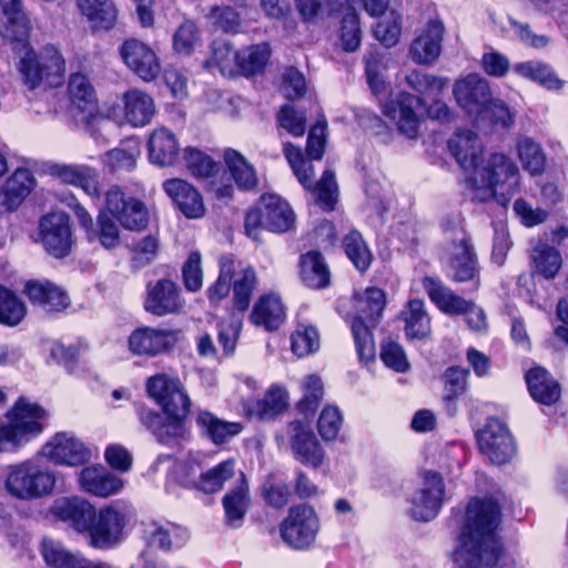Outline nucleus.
<instances>
[{"instance_id":"nucleus-62","label":"nucleus","mask_w":568,"mask_h":568,"mask_svg":"<svg viewBox=\"0 0 568 568\" xmlns=\"http://www.w3.org/2000/svg\"><path fill=\"white\" fill-rule=\"evenodd\" d=\"M302 389L303 397L298 403V408L305 414L312 413L316 409L320 402L323 399V382L317 375H308L302 382Z\"/></svg>"},{"instance_id":"nucleus-54","label":"nucleus","mask_w":568,"mask_h":568,"mask_svg":"<svg viewBox=\"0 0 568 568\" xmlns=\"http://www.w3.org/2000/svg\"><path fill=\"white\" fill-rule=\"evenodd\" d=\"M402 33V14L390 10L374 28V36L384 47L392 48L399 41Z\"/></svg>"},{"instance_id":"nucleus-5","label":"nucleus","mask_w":568,"mask_h":568,"mask_svg":"<svg viewBox=\"0 0 568 568\" xmlns=\"http://www.w3.org/2000/svg\"><path fill=\"white\" fill-rule=\"evenodd\" d=\"M10 44L20 54L19 71L28 89L34 90L42 83L51 87L61 83L65 64L61 53L54 47L48 45L40 52H36L30 47L29 37L23 45Z\"/></svg>"},{"instance_id":"nucleus-45","label":"nucleus","mask_w":568,"mask_h":568,"mask_svg":"<svg viewBox=\"0 0 568 568\" xmlns=\"http://www.w3.org/2000/svg\"><path fill=\"white\" fill-rule=\"evenodd\" d=\"M81 13L95 27L110 29L118 18V10L111 0H77Z\"/></svg>"},{"instance_id":"nucleus-57","label":"nucleus","mask_w":568,"mask_h":568,"mask_svg":"<svg viewBox=\"0 0 568 568\" xmlns=\"http://www.w3.org/2000/svg\"><path fill=\"white\" fill-rule=\"evenodd\" d=\"M41 554L47 565L54 568H70L83 556L69 552L59 541L44 538L41 544Z\"/></svg>"},{"instance_id":"nucleus-30","label":"nucleus","mask_w":568,"mask_h":568,"mask_svg":"<svg viewBox=\"0 0 568 568\" xmlns=\"http://www.w3.org/2000/svg\"><path fill=\"white\" fill-rule=\"evenodd\" d=\"M80 488L97 497H109L123 488V481L105 467L92 465L84 467L78 475Z\"/></svg>"},{"instance_id":"nucleus-50","label":"nucleus","mask_w":568,"mask_h":568,"mask_svg":"<svg viewBox=\"0 0 568 568\" xmlns=\"http://www.w3.org/2000/svg\"><path fill=\"white\" fill-rule=\"evenodd\" d=\"M224 160L235 183L240 189L252 190L257 184L255 169L246 159L235 150L229 149L224 153Z\"/></svg>"},{"instance_id":"nucleus-43","label":"nucleus","mask_w":568,"mask_h":568,"mask_svg":"<svg viewBox=\"0 0 568 568\" xmlns=\"http://www.w3.org/2000/svg\"><path fill=\"white\" fill-rule=\"evenodd\" d=\"M68 93L72 104L92 116L98 111V98L87 75L74 73L70 77Z\"/></svg>"},{"instance_id":"nucleus-31","label":"nucleus","mask_w":568,"mask_h":568,"mask_svg":"<svg viewBox=\"0 0 568 568\" xmlns=\"http://www.w3.org/2000/svg\"><path fill=\"white\" fill-rule=\"evenodd\" d=\"M250 323L266 332L277 331L286 320V308L281 297L274 293L263 294L253 305Z\"/></svg>"},{"instance_id":"nucleus-10","label":"nucleus","mask_w":568,"mask_h":568,"mask_svg":"<svg viewBox=\"0 0 568 568\" xmlns=\"http://www.w3.org/2000/svg\"><path fill=\"white\" fill-rule=\"evenodd\" d=\"M422 286L429 300L444 313L465 314L470 329L483 332L487 327L486 315L480 307L455 294L438 277L424 276Z\"/></svg>"},{"instance_id":"nucleus-27","label":"nucleus","mask_w":568,"mask_h":568,"mask_svg":"<svg viewBox=\"0 0 568 568\" xmlns=\"http://www.w3.org/2000/svg\"><path fill=\"white\" fill-rule=\"evenodd\" d=\"M287 434L294 457L311 467H318L324 458L323 450L308 426L302 422H292Z\"/></svg>"},{"instance_id":"nucleus-63","label":"nucleus","mask_w":568,"mask_h":568,"mask_svg":"<svg viewBox=\"0 0 568 568\" xmlns=\"http://www.w3.org/2000/svg\"><path fill=\"white\" fill-rule=\"evenodd\" d=\"M234 261L231 257H222L220 261V275L209 291V300L217 303L227 296L231 288V281L234 275Z\"/></svg>"},{"instance_id":"nucleus-15","label":"nucleus","mask_w":568,"mask_h":568,"mask_svg":"<svg viewBox=\"0 0 568 568\" xmlns=\"http://www.w3.org/2000/svg\"><path fill=\"white\" fill-rule=\"evenodd\" d=\"M318 529V517L308 505L291 507L280 527L282 539L295 549H304L312 545Z\"/></svg>"},{"instance_id":"nucleus-11","label":"nucleus","mask_w":568,"mask_h":568,"mask_svg":"<svg viewBox=\"0 0 568 568\" xmlns=\"http://www.w3.org/2000/svg\"><path fill=\"white\" fill-rule=\"evenodd\" d=\"M443 258L449 265L454 281H470L478 286L479 270L476 254L462 227L447 231Z\"/></svg>"},{"instance_id":"nucleus-35","label":"nucleus","mask_w":568,"mask_h":568,"mask_svg":"<svg viewBox=\"0 0 568 568\" xmlns=\"http://www.w3.org/2000/svg\"><path fill=\"white\" fill-rule=\"evenodd\" d=\"M149 158L159 166L173 165L179 155V142L174 133L165 128L155 129L148 142Z\"/></svg>"},{"instance_id":"nucleus-51","label":"nucleus","mask_w":568,"mask_h":568,"mask_svg":"<svg viewBox=\"0 0 568 568\" xmlns=\"http://www.w3.org/2000/svg\"><path fill=\"white\" fill-rule=\"evenodd\" d=\"M187 539L189 531L175 525L168 527L154 525L150 532V545L165 551L182 547Z\"/></svg>"},{"instance_id":"nucleus-9","label":"nucleus","mask_w":568,"mask_h":568,"mask_svg":"<svg viewBox=\"0 0 568 568\" xmlns=\"http://www.w3.org/2000/svg\"><path fill=\"white\" fill-rule=\"evenodd\" d=\"M386 296L382 288L367 287L357 297V355L362 361L375 358L376 348L372 335L374 328L383 316Z\"/></svg>"},{"instance_id":"nucleus-8","label":"nucleus","mask_w":568,"mask_h":568,"mask_svg":"<svg viewBox=\"0 0 568 568\" xmlns=\"http://www.w3.org/2000/svg\"><path fill=\"white\" fill-rule=\"evenodd\" d=\"M283 153L303 187L314 194L325 210H332L337 197L333 171L325 170L321 180L315 182V168L310 160L303 158L301 149L287 142L284 143Z\"/></svg>"},{"instance_id":"nucleus-21","label":"nucleus","mask_w":568,"mask_h":568,"mask_svg":"<svg viewBox=\"0 0 568 568\" xmlns=\"http://www.w3.org/2000/svg\"><path fill=\"white\" fill-rule=\"evenodd\" d=\"M180 333L179 329L142 326L130 334L129 349L135 355L153 357L171 351L178 343Z\"/></svg>"},{"instance_id":"nucleus-17","label":"nucleus","mask_w":568,"mask_h":568,"mask_svg":"<svg viewBox=\"0 0 568 568\" xmlns=\"http://www.w3.org/2000/svg\"><path fill=\"white\" fill-rule=\"evenodd\" d=\"M480 452L493 463H508L515 454V444L506 425L497 418H489L477 433Z\"/></svg>"},{"instance_id":"nucleus-29","label":"nucleus","mask_w":568,"mask_h":568,"mask_svg":"<svg viewBox=\"0 0 568 568\" xmlns=\"http://www.w3.org/2000/svg\"><path fill=\"white\" fill-rule=\"evenodd\" d=\"M94 506L80 497H63L57 499L51 514L82 535H87L90 523L94 518Z\"/></svg>"},{"instance_id":"nucleus-4","label":"nucleus","mask_w":568,"mask_h":568,"mask_svg":"<svg viewBox=\"0 0 568 568\" xmlns=\"http://www.w3.org/2000/svg\"><path fill=\"white\" fill-rule=\"evenodd\" d=\"M45 410L36 403L20 398L0 423V453H16L44 429Z\"/></svg>"},{"instance_id":"nucleus-56","label":"nucleus","mask_w":568,"mask_h":568,"mask_svg":"<svg viewBox=\"0 0 568 568\" xmlns=\"http://www.w3.org/2000/svg\"><path fill=\"white\" fill-rule=\"evenodd\" d=\"M89 241H99L100 244L108 248H114L120 244V230L109 213L102 212L98 216V229L89 231Z\"/></svg>"},{"instance_id":"nucleus-6","label":"nucleus","mask_w":568,"mask_h":568,"mask_svg":"<svg viewBox=\"0 0 568 568\" xmlns=\"http://www.w3.org/2000/svg\"><path fill=\"white\" fill-rule=\"evenodd\" d=\"M55 483V473L34 458L7 467L6 489L11 496L21 500L50 495Z\"/></svg>"},{"instance_id":"nucleus-33","label":"nucleus","mask_w":568,"mask_h":568,"mask_svg":"<svg viewBox=\"0 0 568 568\" xmlns=\"http://www.w3.org/2000/svg\"><path fill=\"white\" fill-rule=\"evenodd\" d=\"M0 8L7 18L2 36L9 43L23 45L30 37V21L23 11L22 0H0Z\"/></svg>"},{"instance_id":"nucleus-12","label":"nucleus","mask_w":568,"mask_h":568,"mask_svg":"<svg viewBox=\"0 0 568 568\" xmlns=\"http://www.w3.org/2000/svg\"><path fill=\"white\" fill-rule=\"evenodd\" d=\"M445 495L444 478L440 474L427 470L408 498V515L416 521H430L439 514Z\"/></svg>"},{"instance_id":"nucleus-32","label":"nucleus","mask_w":568,"mask_h":568,"mask_svg":"<svg viewBox=\"0 0 568 568\" xmlns=\"http://www.w3.org/2000/svg\"><path fill=\"white\" fill-rule=\"evenodd\" d=\"M121 103L124 121L134 128L148 125L155 114L153 98L141 89L125 91Z\"/></svg>"},{"instance_id":"nucleus-38","label":"nucleus","mask_w":568,"mask_h":568,"mask_svg":"<svg viewBox=\"0 0 568 568\" xmlns=\"http://www.w3.org/2000/svg\"><path fill=\"white\" fill-rule=\"evenodd\" d=\"M24 292L33 304L48 313L60 312L69 305L68 295L49 282H29Z\"/></svg>"},{"instance_id":"nucleus-47","label":"nucleus","mask_w":568,"mask_h":568,"mask_svg":"<svg viewBox=\"0 0 568 568\" xmlns=\"http://www.w3.org/2000/svg\"><path fill=\"white\" fill-rule=\"evenodd\" d=\"M241 485L223 497L226 524L239 527L248 509L250 497L244 475L241 474Z\"/></svg>"},{"instance_id":"nucleus-36","label":"nucleus","mask_w":568,"mask_h":568,"mask_svg":"<svg viewBox=\"0 0 568 568\" xmlns=\"http://www.w3.org/2000/svg\"><path fill=\"white\" fill-rule=\"evenodd\" d=\"M300 277L307 287L323 290L331 284V271L324 256L317 251H310L300 257Z\"/></svg>"},{"instance_id":"nucleus-19","label":"nucleus","mask_w":568,"mask_h":568,"mask_svg":"<svg viewBox=\"0 0 568 568\" xmlns=\"http://www.w3.org/2000/svg\"><path fill=\"white\" fill-rule=\"evenodd\" d=\"M108 212L124 229L140 231L146 227L149 212L143 202L134 197H125L119 186H111L105 195Z\"/></svg>"},{"instance_id":"nucleus-58","label":"nucleus","mask_w":568,"mask_h":568,"mask_svg":"<svg viewBox=\"0 0 568 568\" xmlns=\"http://www.w3.org/2000/svg\"><path fill=\"white\" fill-rule=\"evenodd\" d=\"M342 16L339 40L344 51H355V7L354 0H344L335 9Z\"/></svg>"},{"instance_id":"nucleus-53","label":"nucleus","mask_w":568,"mask_h":568,"mask_svg":"<svg viewBox=\"0 0 568 568\" xmlns=\"http://www.w3.org/2000/svg\"><path fill=\"white\" fill-rule=\"evenodd\" d=\"M271 50L267 43L245 48L239 52V70L245 75L255 74L266 65Z\"/></svg>"},{"instance_id":"nucleus-7","label":"nucleus","mask_w":568,"mask_h":568,"mask_svg":"<svg viewBox=\"0 0 568 568\" xmlns=\"http://www.w3.org/2000/svg\"><path fill=\"white\" fill-rule=\"evenodd\" d=\"M295 214L288 203L276 194H264L257 207L245 215L244 227L247 236L260 241L262 230L283 233L291 230Z\"/></svg>"},{"instance_id":"nucleus-34","label":"nucleus","mask_w":568,"mask_h":568,"mask_svg":"<svg viewBox=\"0 0 568 568\" xmlns=\"http://www.w3.org/2000/svg\"><path fill=\"white\" fill-rule=\"evenodd\" d=\"M34 184L36 180L28 169H17L0 193V207L7 212L16 211L31 193Z\"/></svg>"},{"instance_id":"nucleus-14","label":"nucleus","mask_w":568,"mask_h":568,"mask_svg":"<svg viewBox=\"0 0 568 568\" xmlns=\"http://www.w3.org/2000/svg\"><path fill=\"white\" fill-rule=\"evenodd\" d=\"M453 94L458 106L479 126L493 98L488 82L479 74L470 73L454 83Z\"/></svg>"},{"instance_id":"nucleus-60","label":"nucleus","mask_w":568,"mask_h":568,"mask_svg":"<svg viewBox=\"0 0 568 568\" xmlns=\"http://www.w3.org/2000/svg\"><path fill=\"white\" fill-rule=\"evenodd\" d=\"M183 160L189 171L197 178H209L217 171V163L201 150L186 146L183 150Z\"/></svg>"},{"instance_id":"nucleus-26","label":"nucleus","mask_w":568,"mask_h":568,"mask_svg":"<svg viewBox=\"0 0 568 568\" xmlns=\"http://www.w3.org/2000/svg\"><path fill=\"white\" fill-rule=\"evenodd\" d=\"M443 36V22L437 18L428 20L409 47V55L413 61L417 64H433L440 55Z\"/></svg>"},{"instance_id":"nucleus-18","label":"nucleus","mask_w":568,"mask_h":568,"mask_svg":"<svg viewBox=\"0 0 568 568\" xmlns=\"http://www.w3.org/2000/svg\"><path fill=\"white\" fill-rule=\"evenodd\" d=\"M40 454L54 465L79 466L87 463L91 453L73 433L61 432L51 437Z\"/></svg>"},{"instance_id":"nucleus-1","label":"nucleus","mask_w":568,"mask_h":568,"mask_svg":"<svg viewBox=\"0 0 568 568\" xmlns=\"http://www.w3.org/2000/svg\"><path fill=\"white\" fill-rule=\"evenodd\" d=\"M500 520V506L494 498L475 497L469 501L452 552L458 568H485L498 561L500 546L495 532Z\"/></svg>"},{"instance_id":"nucleus-44","label":"nucleus","mask_w":568,"mask_h":568,"mask_svg":"<svg viewBox=\"0 0 568 568\" xmlns=\"http://www.w3.org/2000/svg\"><path fill=\"white\" fill-rule=\"evenodd\" d=\"M516 151L525 171L535 176L544 173L547 156L539 142L530 136L520 135L516 142Z\"/></svg>"},{"instance_id":"nucleus-28","label":"nucleus","mask_w":568,"mask_h":568,"mask_svg":"<svg viewBox=\"0 0 568 568\" xmlns=\"http://www.w3.org/2000/svg\"><path fill=\"white\" fill-rule=\"evenodd\" d=\"M448 150L466 176L475 171L480 160L484 159L483 143L479 136L470 130L456 132L448 141Z\"/></svg>"},{"instance_id":"nucleus-22","label":"nucleus","mask_w":568,"mask_h":568,"mask_svg":"<svg viewBox=\"0 0 568 568\" xmlns=\"http://www.w3.org/2000/svg\"><path fill=\"white\" fill-rule=\"evenodd\" d=\"M141 423L152 432L156 439L168 446H179L189 439L190 433L185 426L184 417L165 416L151 409L142 408L139 412Z\"/></svg>"},{"instance_id":"nucleus-13","label":"nucleus","mask_w":568,"mask_h":568,"mask_svg":"<svg viewBox=\"0 0 568 568\" xmlns=\"http://www.w3.org/2000/svg\"><path fill=\"white\" fill-rule=\"evenodd\" d=\"M94 518L85 537L91 547L95 549H110L119 545L123 539L126 525V515L118 505H109L94 510Z\"/></svg>"},{"instance_id":"nucleus-20","label":"nucleus","mask_w":568,"mask_h":568,"mask_svg":"<svg viewBox=\"0 0 568 568\" xmlns=\"http://www.w3.org/2000/svg\"><path fill=\"white\" fill-rule=\"evenodd\" d=\"M40 237L49 254L58 258L67 256L73 244L69 216L63 212H53L42 217Z\"/></svg>"},{"instance_id":"nucleus-55","label":"nucleus","mask_w":568,"mask_h":568,"mask_svg":"<svg viewBox=\"0 0 568 568\" xmlns=\"http://www.w3.org/2000/svg\"><path fill=\"white\" fill-rule=\"evenodd\" d=\"M26 305L11 291L0 286V323L18 325L26 316Z\"/></svg>"},{"instance_id":"nucleus-25","label":"nucleus","mask_w":568,"mask_h":568,"mask_svg":"<svg viewBox=\"0 0 568 568\" xmlns=\"http://www.w3.org/2000/svg\"><path fill=\"white\" fill-rule=\"evenodd\" d=\"M163 191L187 219H200L205 214L201 193L187 181L179 178L162 183Z\"/></svg>"},{"instance_id":"nucleus-52","label":"nucleus","mask_w":568,"mask_h":568,"mask_svg":"<svg viewBox=\"0 0 568 568\" xmlns=\"http://www.w3.org/2000/svg\"><path fill=\"white\" fill-rule=\"evenodd\" d=\"M392 62L390 54L387 52H373L366 59V79L371 91L374 95H378L385 89L384 72Z\"/></svg>"},{"instance_id":"nucleus-2","label":"nucleus","mask_w":568,"mask_h":568,"mask_svg":"<svg viewBox=\"0 0 568 568\" xmlns=\"http://www.w3.org/2000/svg\"><path fill=\"white\" fill-rule=\"evenodd\" d=\"M520 173L517 164L504 153H490L480 160L475 171L466 176L473 201L487 202L498 199L508 202L519 187Z\"/></svg>"},{"instance_id":"nucleus-64","label":"nucleus","mask_w":568,"mask_h":568,"mask_svg":"<svg viewBox=\"0 0 568 568\" xmlns=\"http://www.w3.org/2000/svg\"><path fill=\"white\" fill-rule=\"evenodd\" d=\"M209 18L216 29L225 33H235L239 31L241 26L240 13L234 8L229 6L212 7L209 13Z\"/></svg>"},{"instance_id":"nucleus-42","label":"nucleus","mask_w":568,"mask_h":568,"mask_svg":"<svg viewBox=\"0 0 568 568\" xmlns=\"http://www.w3.org/2000/svg\"><path fill=\"white\" fill-rule=\"evenodd\" d=\"M195 423L214 444L226 443L243 429L242 424L222 420L209 410H200Z\"/></svg>"},{"instance_id":"nucleus-41","label":"nucleus","mask_w":568,"mask_h":568,"mask_svg":"<svg viewBox=\"0 0 568 568\" xmlns=\"http://www.w3.org/2000/svg\"><path fill=\"white\" fill-rule=\"evenodd\" d=\"M526 383L531 397L540 404L551 405L560 397L559 384L541 367L531 368L526 374Z\"/></svg>"},{"instance_id":"nucleus-16","label":"nucleus","mask_w":568,"mask_h":568,"mask_svg":"<svg viewBox=\"0 0 568 568\" xmlns=\"http://www.w3.org/2000/svg\"><path fill=\"white\" fill-rule=\"evenodd\" d=\"M149 395L154 398L169 416L186 417L191 399L181 381L166 374H159L149 378L146 383Z\"/></svg>"},{"instance_id":"nucleus-3","label":"nucleus","mask_w":568,"mask_h":568,"mask_svg":"<svg viewBox=\"0 0 568 568\" xmlns=\"http://www.w3.org/2000/svg\"><path fill=\"white\" fill-rule=\"evenodd\" d=\"M448 83L447 78L430 74L425 85V92H422L419 97L404 91L390 94L383 103V114L396 125L402 134L415 139L420 125L416 108L425 104V98H438L447 89Z\"/></svg>"},{"instance_id":"nucleus-49","label":"nucleus","mask_w":568,"mask_h":568,"mask_svg":"<svg viewBox=\"0 0 568 568\" xmlns=\"http://www.w3.org/2000/svg\"><path fill=\"white\" fill-rule=\"evenodd\" d=\"M514 71L530 81L537 82L548 90H559L562 81L558 79L554 70L540 61H526L515 64Z\"/></svg>"},{"instance_id":"nucleus-37","label":"nucleus","mask_w":568,"mask_h":568,"mask_svg":"<svg viewBox=\"0 0 568 568\" xmlns=\"http://www.w3.org/2000/svg\"><path fill=\"white\" fill-rule=\"evenodd\" d=\"M530 262L535 274L552 280L562 266V256L555 245L548 241L538 240L531 247Z\"/></svg>"},{"instance_id":"nucleus-61","label":"nucleus","mask_w":568,"mask_h":568,"mask_svg":"<svg viewBox=\"0 0 568 568\" xmlns=\"http://www.w3.org/2000/svg\"><path fill=\"white\" fill-rule=\"evenodd\" d=\"M320 347V335L314 326H300L291 336V348L298 357L307 356Z\"/></svg>"},{"instance_id":"nucleus-39","label":"nucleus","mask_w":568,"mask_h":568,"mask_svg":"<svg viewBox=\"0 0 568 568\" xmlns=\"http://www.w3.org/2000/svg\"><path fill=\"white\" fill-rule=\"evenodd\" d=\"M52 174L63 183L80 186L91 197H99L98 172L88 165H55Z\"/></svg>"},{"instance_id":"nucleus-46","label":"nucleus","mask_w":568,"mask_h":568,"mask_svg":"<svg viewBox=\"0 0 568 568\" xmlns=\"http://www.w3.org/2000/svg\"><path fill=\"white\" fill-rule=\"evenodd\" d=\"M234 476L235 460L226 459L202 473L199 479L195 483H190V485L205 494H214L221 490L224 484Z\"/></svg>"},{"instance_id":"nucleus-23","label":"nucleus","mask_w":568,"mask_h":568,"mask_svg":"<svg viewBox=\"0 0 568 568\" xmlns=\"http://www.w3.org/2000/svg\"><path fill=\"white\" fill-rule=\"evenodd\" d=\"M120 54L126 67L143 81H152L161 72L156 53L140 40H125L120 48Z\"/></svg>"},{"instance_id":"nucleus-24","label":"nucleus","mask_w":568,"mask_h":568,"mask_svg":"<svg viewBox=\"0 0 568 568\" xmlns=\"http://www.w3.org/2000/svg\"><path fill=\"white\" fill-rule=\"evenodd\" d=\"M184 307V300L174 282L161 278L148 285L144 308L155 316L178 314Z\"/></svg>"},{"instance_id":"nucleus-48","label":"nucleus","mask_w":568,"mask_h":568,"mask_svg":"<svg viewBox=\"0 0 568 568\" xmlns=\"http://www.w3.org/2000/svg\"><path fill=\"white\" fill-rule=\"evenodd\" d=\"M210 58L204 62L206 69H217L224 77H233L239 69V52L230 43L215 40Z\"/></svg>"},{"instance_id":"nucleus-59","label":"nucleus","mask_w":568,"mask_h":568,"mask_svg":"<svg viewBox=\"0 0 568 568\" xmlns=\"http://www.w3.org/2000/svg\"><path fill=\"white\" fill-rule=\"evenodd\" d=\"M256 286V275L252 267H246L234 280L233 294L235 307L244 312L248 308L251 295Z\"/></svg>"},{"instance_id":"nucleus-40","label":"nucleus","mask_w":568,"mask_h":568,"mask_svg":"<svg viewBox=\"0 0 568 568\" xmlns=\"http://www.w3.org/2000/svg\"><path fill=\"white\" fill-rule=\"evenodd\" d=\"M399 317L405 323L404 332L408 339H423L430 334V318L422 300L408 301Z\"/></svg>"}]
</instances>
